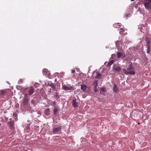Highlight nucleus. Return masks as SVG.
Listing matches in <instances>:
<instances>
[{"label": "nucleus", "mask_w": 151, "mask_h": 151, "mask_svg": "<svg viewBox=\"0 0 151 151\" xmlns=\"http://www.w3.org/2000/svg\"><path fill=\"white\" fill-rule=\"evenodd\" d=\"M134 70L135 68L133 67L132 63H131L127 69V70L125 69H124L123 70V72L126 75H134L135 73Z\"/></svg>", "instance_id": "nucleus-1"}, {"label": "nucleus", "mask_w": 151, "mask_h": 151, "mask_svg": "<svg viewBox=\"0 0 151 151\" xmlns=\"http://www.w3.org/2000/svg\"><path fill=\"white\" fill-rule=\"evenodd\" d=\"M35 89L32 86L29 88H25L24 91V95H27V96H30L34 93Z\"/></svg>", "instance_id": "nucleus-2"}, {"label": "nucleus", "mask_w": 151, "mask_h": 151, "mask_svg": "<svg viewBox=\"0 0 151 151\" xmlns=\"http://www.w3.org/2000/svg\"><path fill=\"white\" fill-rule=\"evenodd\" d=\"M63 83H62V87L63 89L66 90H73V87L72 86L68 87L65 85H63Z\"/></svg>", "instance_id": "nucleus-3"}, {"label": "nucleus", "mask_w": 151, "mask_h": 151, "mask_svg": "<svg viewBox=\"0 0 151 151\" xmlns=\"http://www.w3.org/2000/svg\"><path fill=\"white\" fill-rule=\"evenodd\" d=\"M72 105L75 108L77 107L78 106V103L76 101V98H74L73 100Z\"/></svg>", "instance_id": "nucleus-4"}, {"label": "nucleus", "mask_w": 151, "mask_h": 151, "mask_svg": "<svg viewBox=\"0 0 151 151\" xmlns=\"http://www.w3.org/2000/svg\"><path fill=\"white\" fill-rule=\"evenodd\" d=\"M43 73L47 76H49L50 74V71L47 69H45L43 70Z\"/></svg>", "instance_id": "nucleus-5"}, {"label": "nucleus", "mask_w": 151, "mask_h": 151, "mask_svg": "<svg viewBox=\"0 0 151 151\" xmlns=\"http://www.w3.org/2000/svg\"><path fill=\"white\" fill-rule=\"evenodd\" d=\"M28 96H27V95H24V99L23 101V104L24 105H26L27 104L28 102Z\"/></svg>", "instance_id": "nucleus-6"}, {"label": "nucleus", "mask_w": 151, "mask_h": 151, "mask_svg": "<svg viewBox=\"0 0 151 151\" xmlns=\"http://www.w3.org/2000/svg\"><path fill=\"white\" fill-rule=\"evenodd\" d=\"M61 129V128L60 127H59L56 128H55L52 131V132L54 134L57 133Z\"/></svg>", "instance_id": "nucleus-7"}, {"label": "nucleus", "mask_w": 151, "mask_h": 151, "mask_svg": "<svg viewBox=\"0 0 151 151\" xmlns=\"http://www.w3.org/2000/svg\"><path fill=\"white\" fill-rule=\"evenodd\" d=\"M144 4L145 7L147 9H149L151 8V5L148 2L146 1L144 2Z\"/></svg>", "instance_id": "nucleus-8"}, {"label": "nucleus", "mask_w": 151, "mask_h": 151, "mask_svg": "<svg viewBox=\"0 0 151 151\" xmlns=\"http://www.w3.org/2000/svg\"><path fill=\"white\" fill-rule=\"evenodd\" d=\"M146 41L147 42V46L148 47L149 50L150 49V45L151 42V40L149 37H147L146 39Z\"/></svg>", "instance_id": "nucleus-9"}, {"label": "nucleus", "mask_w": 151, "mask_h": 151, "mask_svg": "<svg viewBox=\"0 0 151 151\" xmlns=\"http://www.w3.org/2000/svg\"><path fill=\"white\" fill-rule=\"evenodd\" d=\"M121 69L120 67L115 66L113 67V70H114L116 71L117 72H119Z\"/></svg>", "instance_id": "nucleus-10"}, {"label": "nucleus", "mask_w": 151, "mask_h": 151, "mask_svg": "<svg viewBox=\"0 0 151 151\" xmlns=\"http://www.w3.org/2000/svg\"><path fill=\"white\" fill-rule=\"evenodd\" d=\"M14 121H12L9 122V126L10 127L11 129H14Z\"/></svg>", "instance_id": "nucleus-11"}, {"label": "nucleus", "mask_w": 151, "mask_h": 151, "mask_svg": "<svg viewBox=\"0 0 151 151\" xmlns=\"http://www.w3.org/2000/svg\"><path fill=\"white\" fill-rule=\"evenodd\" d=\"M113 26L115 28H119L121 27L122 24L120 23H118L114 24Z\"/></svg>", "instance_id": "nucleus-12"}, {"label": "nucleus", "mask_w": 151, "mask_h": 151, "mask_svg": "<svg viewBox=\"0 0 151 151\" xmlns=\"http://www.w3.org/2000/svg\"><path fill=\"white\" fill-rule=\"evenodd\" d=\"M113 91H114L116 93L118 92L119 89L117 87L116 84H114V87L113 88Z\"/></svg>", "instance_id": "nucleus-13"}, {"label": "nucleus", "mask_w": 151, "mask_h": 151, "mask_svg": "<svg viewBox=\"0 0 151 151\" xmlns=\"http://www.w3.org/2000/svg\"><path fill=\"white\" fill-rule=\"evenodd\" d=\"M6 93L4 91L2 90L1 91L0 93V97H2L3 96L6 95Z\"/></svg>", "instance_id": "nucleus-14"}, {"label": "nucleus", "mask_w": 151, "mask_h": 151, "mask_svg": "<svg viewBox=\"0 0 151 151\" xmlns=\"http://www.w3.org/2000/svg\"><path fill=\"white\" fill-rule=\"evenodd\" d=\"M81 90L85 91L87 88V86L85 84H82L81 86Z\"/></svg>", "instance_id": "nucleus-15"}, {"label": "nucleus", "mask_w": 151, "mask_h": 151, "mask_svg": "<svg viewBox=\"0 0 151 151\" xmlns=\"http://www.w3.org/2000/svg\"><path fill=\"white\" fill-rule=\"evenodd\" d=\"M45 114L47 115H48L50 114V110L49 109H47L44 112Z\"/></svg>", "instance_id": "nucleus-16"}, {"label": "nucleus", "mask_w": 151, "mask_h": 151, "mask_svg": "<svg viewBox=\"0 0 151 151\" xmlns=\"http://www.w3.org/2000/svg\"><path fill=\"white\" fill-rule=\"evenodd\" d=\"M55 107V108L53 110V112L54 114L56 115L57 114V113L58 111V108L57 107Z\"/></svg>", "instance_id": "nucleus-17"}, {"label": "nucleus", "mask_w": 151, "mask_h": 151, "mask_svg": "<svg viewBox=\"0 0 151 151\" xmlns=\"http://www.w3.org/2000/svg\"><path fill=\"white\" fill-rule=\"evenodd\" d=\"M114 63V60H112L107 64V66L108 67H110Z\"/></svg>", "instance_id": "nucleus-18"}, {"label": "nucleus", "mask_w": 151, "mask_h": 151, "mask_svg": "<svg viewBox=\"0 0 151 151\" xmlns=\"http://www.w3.org/2000/svg\"><path fill=\"white\" fill-rule=\"evenodd\" d=\"M123 55V53L122 52H118L117 53V57L118 58H119L121 57Z\"/></svg>", "instance_id": "nucleus-19"}, {"label": "nucleus", "mask_w": 151, "mask_h": 151, "mask_svg": "<svg viewBox=\"0 0 151 151\" xmlns=\"http://www.w3.org/2000/svg\"><path fill=\"white\" fill-rule=\"evenodd\" d=\"M106 91V88H101L100 90V91L101 93L103 94V92H105Z\"/></svg>", "instance_id": "nucleus-20"}, {"label": "nucleus", "mask_w": 151, "mask_h": 151, "mask_svg": "<svg viewBox=\"0 0 151 151\" xmlns=\"http://www.w3.org/2000/svg\"><path fill=\"white\" fill-rule=\"evenodd\" d=\"M98 84V81L96 80L94 81L93 82V85L94 87H97Z\"/></svg>", "instance_id": "nucleus-21"}, {"label": "nucleus", "mask_w": 151, "mask_h": 151, "mask_svg": "<svg viewBox=\"0 0 151 151\" xmlns=\"http://www.w3.org/2000/svg\"><path fill=\"white\" fill-rule=\"evenodd\" d=\"M101 75L100 73H98L97 75L96 76V78L100 79L101 77Z\"/></svg>", "instance_id": "nucleus-22"}, {"label": "nucleus", "mask_w": 151, "mask_h": 151, "mask_svg": "<svg viewBox=\"0 0 151 151\" xmlns=\"http://www.w3.org/2000/svg\"><path fill=\"white\" fill-rule=\"evenodd\" d=\"M120 29L121 30V31H120L119 33L120 34H122L123 32L125 30L124 29L122 28H121Z\"/></svg>", "instance_id": "nucleus-23"}, {"label": "nucleus", "mask_w": 151, "mask_h": 151, "mask_svg": "<svg viewBox=\"0 0 151 151\" xmlns=\"http://www.w3.org/2000/svg\"><path fill=\"white\" fill-rule=\"evenodd\" d=\"M23 80L22 79H20L18 82V83L19 84H21L22 83Z\"/></svg>", "instance_id": "nucleus-24"}, {"label": "nucleus", "mask_w": 151, "mask_h": 151, "mask_svg": "<svg viewBox=\"0 0 151 151\" xmlns=\"http://www.w3.org/2000/svg\"><path fill=\"white\" fill-rule=\"evenodd\" d=\"M94 91L95 92L97 91V87H94Z\"/></svg>", "instance_id": "nucleus-25"}, {"label": "nucleus", "mask_w": 151, "mask_h": 151, "mask_svg": "<svg viewBox=\"0 0 151 151\" xmlns=\"http://www.w3.org/2000/svg\"><path fill=\"white\" fill-rule=\"evenodd\" d=\"M50 83H51V85H50V86L51 87H55V86H54V84L52 83L51 82H50Z\"/></svg>", "instance_id": "nucleus-26"}, {"label": "nucleus", "mask_w": 151, "mask_h": 151, "mask_svg": "<svg viewBox=\"0 0 151 151\" xmlns=\"http://www.w3.org/2000/svg\"><path fill=\"white\" fill-rule=\"evenodd\" d=\"M76 71H75V70H71V73H75Z\"/></svg>", "instance_id": "nucleus-27"}, {"label": "nucleus", "mask_w": 151, "mask_h": 151, "mask_svg": "<svg viewBox=\"0 0 151 151\" xmlns=\"http://www.w3.org/2000/svg\"><path fill=\"white\" fill-rule=\"evenodd\" d=\"M50 85H51V83H50H50H48L47 84V86H50Z\"/></svg>", "instance_id": "nucleus-28"}, {"label": "nucleus", "mask_w": 151, "mask_h": 151, "mask_svg": "<svg viewBox=\"0 0 151 151\" xmlns=\"http://www.w3.org/2000/svg\"><path fill=\"white\" fill-rule=\"evenodd\" d=\"M147 49H148V50L147 51V52L148 53H149L150 52V49L149 50V49L148 48V47H147Z\"/></svg>", "instance_id": "nucleus-29"}, {"label": "nucleus", "mask_w": 151, "mask_h": 151, "mask_svg": "<svg viewBox=\"0 0 151 151\" xmlns=\"http://www.w3.org/2000/svg\"><path fill=\"white\" fill-rule=\"evenodd\" d=\"M119 42L118 41L117 42H116V45H117V43L118 42Z\"/></svg>", "instance_id": "nucleus-30"}, {"label": "nucleus", "mask_w": 151, "mask_h": 151, "mask_svg": "<svg viewBox=\"0 0 151 151\" xmlns=\"http://www.w3.org/2000/svg\"><path fill=\"white\" fill-rule=\"evenodd\" d=\"M131 1H134L135 0H131Z\"/></svg>", "instance_id": "nucleus-31"}, {"label": "nucleus", "mask_w": 151, "mask_h": 151, "mask_svg": "<svg viewBox=\"0 0 151 151\" xmlns=\"http://www.w3.org/2000/svg\"><path fill=\"white\" fill-rule=\"evenodd\" d=\"M1 125V123H0V126Z\"/></svg>", "instance_id": "nucleus-32"}]
</instances>
